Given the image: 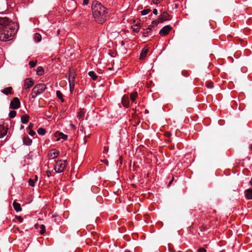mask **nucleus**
<instances>
[{"mask_svg": "<svg viewBox=\"0 0 252 252\" xmlns=\"http://www.w3.org/2000/svg\"><path fill=\"white\" fill-rule=\"evenodd\" d=\"M93 14L95 21L98 23H103L107 17V9L100 2L94 0L92 4Z\"/></svg>", "mask_w": 252, "mask_h": 252, "instance_id": "2", "label": "nucleus"}, {"mask_svg": "<svg viewBox=\"0 0 252 252\" xmlns=\"http://www.w3.org/2000/svg\"><path fill=\"white\" fill-rule=\"evenodd\" d=\"M166 135H167V136H170V135H171V133H166Z\"/></svg>", "mask_w": 252, "mask_h": 252, "instance_id": "52", "label": "nucleus"}, {"mask_svg": "<svg viewBox=\"0 0 252 252\" xmlns=\"http://www.w3.org/2000/svg\"><path fill=\"white\" fill-rule=\"evenodd\" d=\"M162 0H152L153 3L155 4L159 3Z\"/></svg>", "mask_w": 252, "mask_h": 252, "instance_id": "43", "label": "nucleus"}, {"mask_svg": "<svg viewBox=\"0 0 252 252\" xmlns=\"http://www.w3.org/2000/svg\"><path fill=\"white\" fill-rule=\"evenodd\" d=\"M7 130L4 126L0 125V138L3 137L7 133Z\"/></svg>", "mask_w": 252, "mask_h": 252, "instance_id": "13", "label": "nucleus"}, {"mask_svg": "<svg viewBox=\"0 0 252 252\" xmlns=\"http://www.w3.org/2000/svg\"><path fill=\"white\" fill-rule=\"evenodd\" d=\"M205 86L209 89H211L214 86V83L211 82V81H209V82H206L205 83Z\"/></svg>", "mask_w": 252, "mask_h": 252, "instance_id": "29", "label": "nucleus"}, {"mask_svg": "<svg viewBox=\"0 0 252 252\" xmlns=\"http://www.w3.org/2000/svg\"><path fill=\"white\" fill-rule=\"evenodd\" d=\"M29 134L31 136H33L34 134H35V132L31 129L30 130Z\"/></svg>", "mask_w": 252, "mask_h": 252, "instance_id": "39", "label": "nucleus"}, {"mask_svg": "<svg viewBox=\"0 0 252 252\" xmlns=\"http://www.w3.org/2000/svg\"><path fill=\"white\" fill-rule=\"evenodd\" d=\"M153 27V26L150 25L149 27L147 29H146L144 30V31L143 32L144 36L148 35L149 32H151V31L152 30V27Z\"/></svg>", "mask_w": 252, "mask_h": 252, "instance_id": "20", "label": "nucleus"}, {"mask_svg": "<svg viewBox=\"0 0 252 252\" xmlns=\"http://www.w3.org/2000/svg\"><path fill=\"white\" fill-rule=\"evenodd\" d=\"M16 115V111L12 110L9 113V116L10 118H14Z\"/></svg>", "mask_w": 252, "mask_h": 252, "instance_id": "30", "label": "nucleus"}, {"mask_svg": "<svg viewBox=\"0 0 252 252\" xmlns=\"http://www.w3.org/2000/svg\"><path fill=\"white\" fill-rule=\"evenodd\" d=\"M48 176L49 177L50 176V174H49V172L48 171Z\"/></svg>", "mask_w": 252, "mask_h": 252, "instance_id": "56", "label": "nucleus"}, {"mask_svg": "<svg viewBox=\"0 0 252 252\" xmlns=\"http://www.w3.org/2000/svg\"><path fill=\"white\" fill-rule=\"evenodd\" d=\"M182 74L183 76H185V77H188V76H189V73H188L187 71H185V70L182 71Z\"/></svg>", "mask_w": 252, "mask_h": 252, "instance_id": "36", "label": "nucleus"}, {"mask_svg": "<svg viewBox=\"0 0 252 252\" xmlns=\"http://www.w3.org/2000/svg\"><path fill=\"white\" fill-rule=\"evenodd\" d=\"M122 103L123 106L125 107H128L129 106V97L127 94H125L122 99Z\"/></svg>", "mask_w": 252, "mask_h": 252, "instance_id": "10", "label": "nucleus"}, {"mask_svg": "<svg viewBox=\"0 0 252 252\" xmlns=\"http://www.w3.org/2000/svg\"><path fill=\"white\" fill-rule=\"evenodd\" d=\"M59 154V151L55 149H52L48 151V159H54L57 158Z\"/></svg>", "mask_w": 252, "mask_h": 252, "instance_id": "6", "label": "nucleus"}, {"mask_svg": "<svg viewBox=\"0 0 252 252\" xmlns=\"http://www.w3.org/2000/svg\"><path fill=\"white\" fill-rule=\"evenodd\" d=\"M70 91L72 92L73 91L74 88V83H71L70 82Z\"/></svg>", "mask_w": 252, "mask_h": 252, "instance_id": "35", "label": "nucleus"}, {"mask_svg": "<svg viewBox=\"0 0 252 252\" xmlns=\"http://www.w3.org/2000/svg\"><path fill=\"white\" fill-rule=\"evenodd\" d=\"M20 101L17 97H15L10 103V108L13 109H17L20 107Z\"/></svg>", "mask_w": 252, "mask_h": 252, "instance_id": "5", "label": "nucleus"}, {"mask_svg": "<svg viewBox=\"0 0 252 252\" xmlns=\"http://www.w3.org/2000/svg\"><path fill=\"white\" fill-rule=\"evenodd\" d=\"M140 23H137L135 25H133L132 27V30L134 32H138L139 31V25Z\"/></svg>", "mask_w": 252, "mask_h": 252, "instance_id": "22", "label": "nucleus"}, {"mask_svg": "<svg viewBox=\"0 0 252 252\" xmlns=\"http://www.w3.org/2000/svg\"><path fill=\"white\" fill-rule=\"evenodd\" d=\"M36 61L34 62L33 61H31L29 62V65H30L31 67H32V68L34 67L36 65Z\"/></svg>", "mask_w": 252, "mask_h": 252, "instance_id": "33", "label": "nucleus"}, {"mask_svg": "<svg viewBox=\"0 0 252 252\" xmlns=\"http://www.w3.org/2000/svg\"><path fill=\"white\" fill-rule=\"evenodd\" d=\"M55 137H57V140L58 141L60 140V138H62L64 140H66L67 138V135L63 134L62 132H56L55 133Z\"/></svg>", "mask_w": 252, "mask_h": 252, "instance_id": "11", "label": "nucleus"}, {"mask_svg": "<svg viewBox=\"0 0 252 252\" xmlns=\"http://www.w3.org/2000/svg\"><path fill=\"white\" fill-rule=\"evenodd\" d=\"M159 23H160V21L159 19L154 20L152 21V24L153 25H157Z\"/></svg>", "mask_w": 252, "mask_h": 252, "instance_id": "37", "label": "nucleus"}, {"mask_svg": "<svg viewBox=\"0 0 252 252\" xmlns=\"http://www.w3.org/2000/svg\"><path fill=\"white\" fill-rule=\"evenodd\" d=\"M148 51V49L143 48L142 50L140 55V60H143L145 58V57L147 54Z\"/></svg>", "mask_w": 252, "mask_h": 252, "instance_id": "15", "label": "nucleus"}, {"mask_svg": "<svg viewBox=\"0 0 252 252\" xmlns=\"http://www.w3.org/2000/svg\"><path fill=\"white\" fill-rule=\"evenodd\" d=\"M245 196L247 199H252V189H249L245 191Z\"/></svg>", "mask_w": 252, "mask_h": 252, "instance_id": "14", "label": "nucleus"}, {"mask_svg": "<svg viewBox=\"0 0 252 252\" xmlns=\"http://www.w3.org/2000/svg\"><path fill=\"white\" fill-rule=\"evenodd\" d=\"M137 95V93L135 92L133 93H132L130 95V99L132 102H134L135 101V98L136 97Z\"/></svg>", "mask_w": 252, "mask_h": 252, "instance_id": "27", "label": "nucleus"}, {"mask_svg": "<svg viewBox=\"0 0 252 252\" xmlns=\"http://www.w3.org/2000/svg\"><path fill=\"white\" fill-rule=\"evenodd\" d=\"M13 206L17 212L21 211L22 210L20 204L17 203L15 201L13 202Z\"/></svg>", "mask_w": 252, "mask_h": 252, "instance_id": "16", "label": "nucleus"}, {"mask_svg": "<svg viewBox=\"0 0 252 252\" xmlns=\"http://www.w3.org/2000/svg\"><path fill=\"white\" fill-rule=\"evenodd\" d=\"M71 126H74L73 125V124H71L70 125Z\"/></svg>", "mask_w": 252, "mask_h": 252, "instance_id": "59", "label": "nucleus"}, {"mask_svg": "<svg viewBox=\"0 0 252 252\" xmlns=\"http://www.w3.org/2000/svg\"><path fill=\"white\" fill-rule=\"evenodd\" d=\"M91 241H92V242H93V241H94L93 240H92V238H89V239H87V240H86V243H87V244H89L90 242Z\"/></svg>", "mask_w": 252, "mask_h": 252, "instance_id": "46", "label": "nucleus"}, {"mask_svg": "<svg viewBox=\"0 0 252 252\" xmlns=\"http://www.w3.org/2000/svg\"><path fill=\"white\" fill-rule=\"evenodd\" d=\"M33 124L30 123L28 126V128L31 130L33 127Z\"/></svg>", "mask_w": 252, "mask_h": 252, "instance_id": "41", "label": "nucleus"}, {"mask_svg": "<svg viewBox=\"0 0 252 252\" xmlns=\"http://www.w3.org/2000/svg\"><path fill=\"white\" fill-rule=\"evenodd\" d=\"M89 3V0H83V4L87 5Z\"/></svg>", "mask_w": 252, "mask_h": 252, "instance_id": "47", "label": "nucleus"}, {"mask_svg": "<svg viewBox=\"0 0 252 252\" xmlns=\"http://www.w3.org/2000/svg\"><path fill=\"white\" fill-rule=\"evenodd\" d=\"M28 183H29V185L31 186V187H33L34 186V183H35V181L33 179H29V181H28Z\"/></svg>", "mask_w": 252, "mask_h": 252, "instance_id": "32", "label": "nucleus"}, {"mask_svg": "<svg viewBox=\"0 0 252 252\" xmlns=\"http://www.w3.org/2000/svg\"><path fill=\"white\" fill-rule=\"evenodd\" d=\"M50 117H51V116L48 115V119H49Z\"/></svg>", "mask_w": 252, "mask_h": 252, "instance_id": "57", "label": "nucleus"}, {"mask_svg": "<svg viewBox=\"0 0 252 252\" xmlns=\"http://www.w3.org/2000/svg\"><path fill=\"white\" fill-rule=\"evenodd\" d=\"M55 215H52V218H54V217H55Z\"/></svg>", "mask_w": 252, "mask_h": 252, "instance_id": "55", "label": "nucleus"}, {"mask_svg": "<svg viewBox=\"0 0 252 252\" xmlns=\"http://www.w3.org/2000/svg\"><path fill=\"white\" fill-rule=\"evenodd\" d=\"M23 142L25 144L27 145H30L32 143V140L30 139L29 137H25L24 138Z\"/></svg>", "mask_w": 252, "mask_h": 252, "instance_id": "24", "label": "nucleus"}, {"mask_svg": "<svg viewBox=\"0 0 252 252\" xmlns=\"http://www.w3.org/2000/svg\"><path fill=\"white\" fill-rule=\"evenodd\" d=\"M250 184L252 186V178L251 179V180L250 181Z\"/></svg>", "mask_w": 252, "mask_h": 252, "instance_id": "53", "label": "nucleus"}, {"mask_svg": "<svg viewBox=\"0 0 252 252\" xmlns=\"http://www.w3.org/2000/svg\"><path fill=\"white\" fill-rule=\"evenodd\" d=\"M100 161L101 162H104L107 166L109 164V162H108V161L107 160H102V159H101Z\"/></svg>", "mask_w": 252, "mask_h": 252, "instance_id": "44", "label": "nucleus"}, {"mask_svg": "<svg viewBox=\"0 0 252 252\" xmlns=\"http://www.w3.org/2000/svg\"><path fill=\"white\" fill-rule=\"evenodd\" d=\"M91 235L93 236V240L94 241V242H96L97 240L96 233L95 232H92Z\"/></svg>", "mask_w": 252, "mask_h": 252, "instance_id": "31", "label": "nucleus"}, {"mask_svg": "<svg viewBox=\"0 0 252 252\" xmlns=\"http://www.w3.org/2000/svg\"><path fill=\"white\" fill-rule=\"evenodd\" d=\"M46 89L45 85L40 84L35 85L32 91V97H35L38 94L43 93Z\"/></svg>", "mask_w": 252, "mask_h": 252, "instance_id": "3", "label": "nucleus"}, {"mask_svg": "<svg viewBox=\"0 0 252 252\" xmlns=\"http://www.w3.org/2000/svg\"><path fill=\"white\" fill-rule=\"evenodd\" d=\"M34 227L36 229H40L39 233L41 234H43L46 231L45 226L43 224L39 225L38 224H35Z\"/></svg>", "mask_w": 252, "mask_h": 252, "instance_id": "12", "label": "nucleus"}, {"mask_svg": "<svg viewBox=\"0 0 252 252\" xmlns=\"http://www.w3.org/2000/svg\"><path fill=\"white\" fill-rule=\"evenodd\" d=\"M153 12L155 15H157L158 13V11L157 9L155 8L154 9Z\"/></svg>", "mask_w": 252, "mask_h": 252, "instance_id": "45", "label": "nucleus"}, {"mask_svg": "<svg viewBox=\"0 0 252 252\" xmlns=\"http://www.w3.org/2000/svg\"><path fill=\"white\" fill-rule=\"evenodd\" d=\"M158 19L160 23H163L166 20L170 19V15L166 12L163 11L161 15L158 17Z\"/></svg>", "mask_w": 252, "mask_h": 252, "instance_id": "7", "label": "nucleus"}, {"mask_svg": "<svg viewBox=\"0 0 252 252\" xmlns=\"http://www.w3.org/2000/svg\"><path fill=\"white\" fill-rule=\"evenodd\" d=\"M206 250L203 248H200L198 250V252H206Z\"/></svg>", "mask_w": 252, "mask_h": 252, "instance_id": "40", "label": "nucleus"}, {"mask_svg": "<svg viewBox=\"0 0 252 252\" xmlns=\"http://www.w3.org/2000/svg\"><path fill=\"white\" fill-rule=\"evenodd\" d=\"M88 74L94 80H95L97 78V76L96 75V74L93 71H90L88 73Z\"/></svg>", "mask_w": 252, "mask_h": 252, "instance_id": "19", "label": "nucleus"}, {"mask_svg": "<svg viewBox=\"0 0 252 252\" xmlns=\"http://www.w3.org/2000/svg\"><path fill=\"white\" fill-rule=\"evenodd\" d=\"M30 117L28 114H25L21 118V122L23 124H26L28 122Z\"/></svg>", "mask_w": 252, "mask_h": 252, "instance_id": "17", "label": "nucleus"}, {"mask_svg": "<svg viewBox=\"0 0 252 252\" xmlns=\"http://www.w3.org/2000/svg\"><path fill=\"white\" fill-rule=\"evenodd\" d=\"M172 30V28L169 25L163 27L159 31V33L162 36L167 35L168 32Z\"/></svg>", "mask_w": 252, "mask_h": 252, "instance_id": "8", "label": "nucleus"}, {"mask_svg": "<svg viewBox=\"0 0 252 252\" xmlns=\"http://www.w3.org/2000/svg\"><path fill=\"white\" fill-rule=\"evenodd\" d=\"M34 84L32 78H28L25 80L24 82V87L26 89H29L31 88Z\"/></svg>", "mask_w": 252, "mask_h": 252, "instance_id": "9", "label": "nucleus"}, {"mask_svg": "<svg viewBox=\"0 0 252 252\" xmlns=\"http://www.w3.org/2000/svg\"><path fill=\"white\" fill-rule=\"evenodd\" d=\"M16 218H17V220H19V221L20 222H22V221H23V218H22V217H21V216H18V217H16Z\"/></svg>", "mask_w": 252, "mask_h": 252, "instance_id": "42", "label": "nucleus"}, {"mask_svg": "<svg viewBox=\"0 0 252 252\" xmlns=\"http://www.w3.org/2000/svg\"><path fill=\"white\" fill-rule=\"evenodd\" d=\"M59 32H60V30L59 29L57 30V34L56 35H58L59 34Z\"/></svg>", "mask_w": 252, "mask_h": 252, "instance_id": "49", "label": "nucleus"}, {"mask_svg": "<svg viewBox=\"0 0 252 252\" xmlns=\"http://www.w3.org/2000/svg\"><path fill=\"white\" fill-rule=\"evenodd\" d=\"M173 179H172V180H171V182H170V184L173 181Z\"/></svg>", "mask_w": 252, "mask_h": 252, "instance_id": "58", "label": "nucleus"}, {"mask_svg": "<svg viewBox=\"0 0 252 252\" xmlns=\"http://www.w3.org/2000/svg\"><path fill=\"white\" fill-rule=\"evenodd\" d=\"M250 149H251V150H252V144H251V145H250Z\"/></svg>", "mask_w": 252, "mask_h": 252, "instance_id": "54", "label": "nucleus"}, {"mask_svg": "<svg viewBox=\"0 0 252 252\" xmlns=\"http://www.w3.org/2000/svg\"><path fill=\"white\" fill-rule=\"evenodd\" d=\"M74 79H75V77L74 76L70 75L69 79V83H70V82H71V83H74Z\"/></svg>", "mask_w": 252, "mask_h": 252, "instance_id": "34", "label": "nucleus"}, {"mask_svg": "<svg viewBox=\"0 0 252 252\" xmlns=\"http://www.w3.org/2000/svg\"><path fill=\"white\" fill-rule=\"evenodd\" d=\"M66 165V160H59L54 165V169L56 172L61 173L64 169Z\"/></svg>", "mask_w": 252, "mask_h": 252, "instance_id": "4", "label": "nucleus"}, {"mask_svg": "<svg viewBox=\"0 0 252 252\" xmlns=\"http://www.w3.org/2000/svg\"><path fill=\"white\" fill-rule=\"evenodd\" d=\"M151 11V9L150 8H145L144 10H143L141 13L142 15H145L149 13Z\"/></svg>", "mask_w": 252, "mask_h": 252, "instance_id": "28", "label": "nucleus"}, {"mask_svg": "<svg viewBox=\"0 0 252 252\" xmlns=\"http://www.w3.org/2000/svg\"><path fill=\"white\" fill-rule=\"evenodd\" d=\"M84 112H83V111L81 110V111H80V112L78 113V117H79V118H81V117H83V116H84Z\"/></svg>", "mask_w": 252, "mask_h": 252, "instance_id": "38", "label": "nucleus"}, {"mask_svg": "<svg viewBox=\"0 0 252 252\" xmlns=\"http://www.w3.org/2000/svg\"><path fill=\"white\" fill-rule=\"evenodd\" d=\"M174 146H171L170 147V149L171 150H173V149H174Z\"/></svg>", "mask_w": 252, "mask_h": 252, "instance_id": "50", "label": "nucleus"}, {"mask_svg": "<svg viewBox=\"0 0 252 252\" xmlns=\"http://www.w3.org/2000/svg\"><path fill=\"white\" fill-rule=\"evenodd\" d=\"M37 133L41 135H43L46 134V130L45 129L40 127L37 130Z\"/></svg>", "mask_w": 252, "mask_h": 252, "instance_id": "21", "label": "nucleus"}, {"mask_svg": "<svg viewBox=\"0 0 252 252\" xmlns=\"http://www.w3.org/2000/svg\"><path fill=\"white\" fill-rule=\"evenodd\" d=\"M37 179H38V177H37V175H36V176H35V179H34V181H37Z\"/></svg>", "mask_w": 252, "mask_h": 252, "instance_id": "51", "label": "nucleus"}, {"mask_svg": "<svg viewBox=\"0 0 252 252\" xmlns=\"http://www.w3.org/2000/svg\"><path fill=\"white\" fill-rule=\"evenodd\" d=\"M12 90V88L11 87H9L5 88L3 90H2L1 92L7 95V94H11Z\"/></svg>", "mask_w": 252, "mask_h": 252, "instance_id": "18", "label": "nucleus"}, {"mask_svg": "<svg viewBox=\"0 0 252 252\" xmlns=\"http://www.w3.org/2000/svg\"><path fill=\"white\" fill-rule=\"evenodd\" d=\"M36 72H37V74L38 75H43V73H44V69H43V68L42 67H41V66L38 67L37 68Z\"/></svg>", "mask_w": 252, "mask_h": 252, "instance_id": "23", "label": "nucleus"}, {"mask_svg": "<svg viewBox=\"0 0 252 252\" xmlns=\"http://www.w3.org/2000/svg\"><path fill=\"white\" fill-rule=\"evenodd\" d=\"M34 40H35V41L39 42L41 39V35L39 33H36L34 35Z\"/></svg>", "mask_w": 252, "mask_h": 252, "instance_id": "26", "label": "nucleus"}, {"mask_svg": "<svg viewBox=\"0 0 252 252\" xmlns=\"http://www.w3.org/2000/svg\"><path fill=\"white\" fill-rule=\"evenodd\" d=\"M56 94L58 97L59 99H60L62 102H63L64 101V99L63 98V95L60 91H57Z\"/></svg>", "mask_w": 252, "mask_h": 252, "instance_id": "25", "label": "nucleus"}, {"mask_svg": "<svg viewBox=\"0 0 252 252\" xmlns=\"http://www.w3.org/2000/svg\"><path fill=\"white\" fill-rule=\"evenodd\" d=\"M17 23L10 21L7 17L0 18V40H11L17 32Z\"/></svg>", "mask_w": 252, "mask_h": 252, "instance_id": "1", "label": "nucleus"}, {"mask_svg": "<svg viewBox=\"0 0 252 252\" xmlns=\"http://www.w3.org/2000/svg\"><path fill=\"white\" fill-rule=\"evenodd\" d=\"M104 151L105 153H107L108 152V148H106V147H105Z\"/></svg>", "mask_w": 252, "mask_h": 252, "instance_id": "48", "label": "nucleus"}]
</instances>
